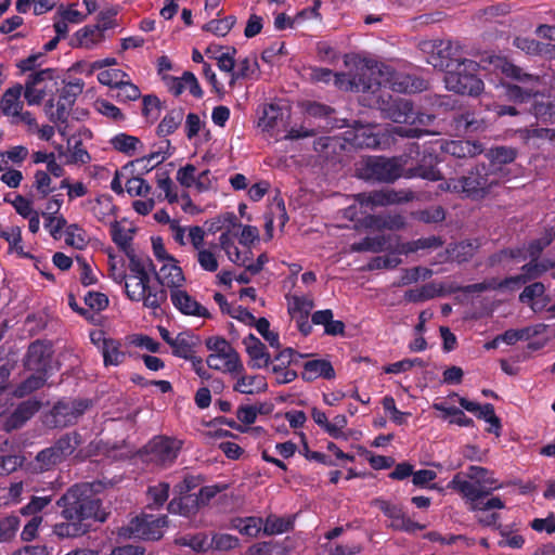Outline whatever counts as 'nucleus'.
<instances>
[{
	"instance_id": "nucleus-1",
	"label": "nucleus",
	"mask_w": 555,
	"mask_h": 555,
	"mask_svg": "<svg viewBox=\"0 0 555 555\" xmlns=\"http://www.w3.org/2000/svg\"><path fill=\"white\" fill-rule=\"evenodd\" d=\"M345 64L353 65L354 74L333 73L327 68H314L312 79L320 82H330L334 78V85L339 90L352 92H375L379 88L390 89L398 93L414 92L421 90L422 82L416 86L411 76L395 73L387 65L370 59L359 56H346Z\"/></svg>"
},
{
	"instance_id": "nucleus-2",
	"label": "nucleus",
	"mask_w": 555,
	"mask_h": 555,
	"mask_svg": "<svg viewBox=\"0 0 555 555\" xmlns=\"http://www.w3.org/2000/svg\"><path fill=\"white\" fill-rule=\"evenodd\" d=\"M129 273L124 269L121 259L109 256V275L119 284H124L127 297L131 301L142 302L143 307L156 315L167 300V292L158 286L151 285L150 270L153 263L147 257L129 255Z\"/></svg>"
},
{
	"instance_id": "nucleus-3",
	"label": "nucleus",
	"mask_w": 555,
	"mask_h": 555,
	"mask_svg": "<svg viewBox=\"0 0 555 555\" xmlns=\"http://www.w3.org/2000/svg\"><path fill=\"white\" fill-rule=\"evenodd\" d=\"M57 505L62 515L70 522L55 526L61 537H77L86 533L93 521L103 522L107 513L101 507V501L93 492L91 483L75 485L60 498Z\"/></svg>"
},
{
	"instance_id": "nucleus-4",
	"label": "nucleus",
	"mask_w": 555,
	"mask_h": 555,
	"mask_svg": "<svg viewBox=\"0 0 555 555\" xmlns=\"http://www.w3.org/2000/svg\"><path fill=\"white\" fill-rule=\"evenodd\" d=\"M488 61L489 65L494 70H499L506 77L516 79L528 86H507L506 94L509 99L518 102H527L530 99L533 100L531 105L532 114L540 120L545 122L555 121V100L550 95L540 93L535 87L540 85V77L531 74L524 73L521 68L515 66L506 57L499 55H488L487 59H482L481 62Z\"/></svg>"
},
{
	"instance_id": "nucleus-5",
	"label": "nucleus",
	"mask_w": 555,
	"mask_h": 555,
	"mask_svg": "<svg viewBox=\"0 0 555 555\" xmlns=\"http://www.w3.org/2000/svg\"><path fill=\"white\" fill-rule=\"evenodd\" d=\"M468 477L469 479L466 480L456 475L452 479L451 486L468 501L469 509L486 512L505 507L504 502L498 496L487 499L501 485L486 468L470 466Z\"/></svg>"
},
{
	"instance_id": "nucleus-6",
	"label": "nucleus",
	"mask_w": 555,
	"mask_h": 555,
	"mask_svg": "<svg viewBox=\"0 0 555 555\" xmlns=\"http://www.w3.org/2000/svg\"><path fill=\"white\" fill-rule=\"evenodd\" d=\"M387 117L397 124H408L411 127L392 126L387 131L392 135L402 138H418L429 134V131L422 130L421 126H427L434 120L429 114L415 112L412 103L405 99L395 100L386 109Z\"/></svg>"
},
{
	"instance_id": "nucleus-7",
	"label": "nucleus",
	"mask_w": 555,
	"mask_h": 555,
	"mask_svg": "<svg viewBox=\"0 0 555 555\" xmlns=\"http://www.w3.org/2000/svg\"><path fill=\"white\" fill-rule=\"evenodd\" d=\"M506 173L502 167L495 164L476 165L467 176L460 178L453 189H462V194L472 199L485 198L494 186L505 180Z\"/></svg>"
},
{
	"instance_id": "nucleus-8",
	"label": "nucleus",
	"mask_w": 555,
	"mask_h": 555,
	"mask_svg": "<svg viewBox=\"0 0 555 555\" xmlns=\"http://www.w3.org/2000/svg\"><path fill=\"white\" fill-rule=\"evenodd\" d=\"M410 156L386 158L380 156L367 157L360 168L361 177L378 182L390 183L404 178V167L409 165Z\"/></svg>"
},
{
	"instance_id": "nucleus-9",
	"label": "nucleus",
	"mask_w": 555,
	"mask_h": 555,
	"mask_svg": "<svg viewBox=\"0 0 555 555\" xmlns=\"http://www.w3.org/2000/svg\"><path fill=\"white\" fill-rule=\"evenodd\" d=\"M479 64L472 60L459 62L455 69H450L444 75L448 90L455 93L477 95L483 89V82L475 75Z\"/></svg>"
},
{
	"instance_id": "nucleus-10",
	"label": "nucleus",
	"mask_w": 555,
	"mask_h": 555,
	"mask_svg": "<svg viewBox=\"0 0 555 555\" xmlns=\"http://www.w3.org/2000/svg\"><path fill=\"white\" fill-rule=\"evenodd\" d=\"M206 347L210 351L206 359L210 369L230 374L243 371L238 353L224 338L219 336L209 337L206 339Z\"/></svg>"
},
{
	"instance_id": "nucleus-11",
	"label": "nucleus",
	"mask_w": 555,
	"mask_h": 555,
	"mask_svg": "<svg viewBox=\"0 0 555 555\" xmlns=\"http://www.w3.org/2000/svg\"><path fill=\"white\" fill-rule=\"evenodd\" d=\"M181 441L165 436L154 437L144 447V461L156 466L167 467L171 465L181 449Z\"/></svg>"
},
{
	"instance_id": "nucleus-12",
	"label": "nucleus",
	"mask_w": 555,
	"mask_h": 555,
	"mask_svg": "<svg viewBox=\"0 0 555 555\" xmlns=\"http://www.w3.org/2000/svg\"><path fill=\"white\" fill-rule=\"evenodd\" d=\"M416 198L411 190H383L357 194V202L367 211L375 207L409 203Z\"/></svg>"
},
{
	"instance_id": "nucleus-13",
	"label": "nucleus",
	"mask_w": 555,
	"mask_h": 555,
	"mask_svg": "<svg viewBox=\"0 0 555 555\" xmlns=\"http://www.w3.org/2000/svg\"><path fill=\"white\" fill-rule=\"evenodd\" d=\"M167 525L166 516L143 514L133 518L125 529L129 538L143 540H158L163 535V529Z\"/></svg>"
},
{
	"instance_id": "nucleus-14",
	"label": "nucleus",
	"mask_w": 555,
	"mask_h": 555,
	"mask_svg": "<svg viewBox=\"0 0 555 555\" xmlns=\"http://www.w3.org/2000/svg\"><path fill=\"white\" fill-rule=\"evenodd\" d=\"M54 77L55 70L52 68L41 69L28 75L23 90L24 98L29 105H38L42 102Z\"/></svg>"
},
{
	"instance_id": "nucleus-15",
	"label": "nucleus",
	"mask_w": 555,
	"mask_h": 555,
	"mask_svg": "<svg viewBox=\"0 0 555 555\" xmlns=\"http://www.w3.org/2000/svg\"><path fill=\"white\" fill-rule=\"evenodd\" d=\"M552 269H555V261L548 258L530 259L528 263L521 267L520 274L506 278L505 280L502 281L501 286H504L507 289L518 288L521 285L528 283L529 281L540 278L542 274Z\"/></svg>"
},
{
	"instance_id": "nucleus-16",
	"label": "nucleus",
	"mask_w": 555,
	"mask_h": 555,
	"mask_svg": "<svg viewBox=\"0 0 555 555\" xmlns=\"http://www.w3.org/2000/svg\"><path fill=\"white\" fill-rule=\"evenodd\" d=\"M25 367L28 371L49 375L53 371L51 346L40 340L31 343L27 350Z\"/></svg>"
},
{
	"instance_id": "nucleus-17",
	"label": "nucleus",
	"mask_w": 555,
	"mask_h": 555,
	"mask_svg": "<svg viewBox=\"0 0 555 555\" xmlns=\"http://www.w3.org/2000/svg\"><path fill=\"white\" fill-rule=\"evenodd\" d=\"M374 505L379 508L386 517L390 519V527L396 530L405 532H414L423 527L411 520L398 504L386 500L376 499Z\"/></svg>"
},
{
	"instance_id": "nucleus-18",
	"label": "nucleus",
	"mask_w": 555,
	"mask_h": 555,
	"mask_svg": "<svg viewBox=\"0 0 555 555\" xmlns=\"http://www.w3.org/2000/svg\"><path fill=\"white\" fill-rule=\"evenodd\" d=\"M438 163V157L435 154L424 152L422 157L417 160L416 166L408 167L406 165L404 167V178H421L429 181H439L442 179V175L437 169Z\"/></svg>"
},
{
	"instance_id": "nucleus-19",
	"label": "nucleus",
	"mask_w": 555,
	"mask_h": 555,
	"mask_svg": "<svg viewBox=\"0 0 555 555\" xmlns=\"http://www.w3.org/2000/svg\"><path fill=\"white\" fill-rule=\"evenodd\" d=\"M169 297L173 307L182 314L197 318H209L208 310L182 287L173 288L169 293Z\"/></svg>"
},
{
	"instance_id": "nucleus-20",
	"label": "nucleus",
	"mask_w": 555,
	"mask_h": 555,
	"mask_svg": "<svg viewBox=\"0 0 555 555\" xmlns=\"http://www.w3.org/2000/svg\"><path fill=\"white\" fill-rule=\"evenodd\" d=\"M422 49L423 51H431L427 59L428 64L439 70H450L453 51V43L451 41L424 42Z\"/></svg>"
},
{
	"instance_id": "nucleus-21",
	"label": "nucleus",
	"mask_w": 555,
	"mask_h": 555,
	"mask_svg": "<svg viewBox=\"0 0 555 555\" xmlns=\"http://www.w3.org/2000/svg\"><path fill=\"white\" fill-rule=\"evenodd\" d=\"M450 397L457 398L460 405L464 410L474 413L478 418H482L489 423L490 427L488 431L494 433L496 436L500 435V420L496 417L494 408L491 403L479 404L475 401H469L466 398L459 397L457 393H452Z\"/></svg>"
},
{
	"instance_id": "nucleus-22",
	"label": "nucleus",
	"mask_w": 555,
	"mask_h": 555,
	"mask_svg": "<svg viewBox=\"0 0 555 555\" xmlns=\"http://www.w3.org/2000/svg\"><path fill=\"white\" fill-rule=\"evenodd\" d=\"M153 268L155 267L153 266ZM153 271L156 273L158 283L169 288V293L173 288L182 287L184 284V274L176 258L160 263L158 270L154 269Z\"/></svg>"
},
{
	"instance_id": "nucleus-23",
	"label": "nucleus",
	"mask_w": 555,
	"mask_h": 555,
	"mask_svg": "<svg viewBox=\"0 0 555 555\" xmlns=\"http://www.w3.org/2000/svg\"><path fill=\"white\" fill-rule=\"evenodd\" d=\"M441 151L455 158H473L483 152L480 143L475 141L453 140L441 144Z\"/></svg>"
},
{
	"instance_id": "nucleus-24",
	"label": "nucleus",
	"mask_w": 555,
	"mask_h": 555,
	"mask_svg": "<svg viewBox=\"0 0 555 555\" xmlns=\"http://www.w3.org/2000/svg\"><path fill=\"white\" fill-rule=\"evenodd\" d=\"M23 86L20 83L7 89L0 99V113L14 119L24 107L21 100Z\"/></svg>"
},
{
	"instance_id": "nucleus-25",
	"label": "nucleus",
	"mask_w": 555,
	"mask_h": 555,
	"mask_svg": "<svg viewBox=\"0 0 555 555\" xmlns=\"http://www.w3.org/2000/svg\"><path fill=\"white\" fill-rule=\"evenodd\" d=\"M243 344L246 348V352L250 358L249 365L253 369L267 367L271 361L270 354L268 353L266 346L253 334H249L244 338Z\"/></svg>"
},
{
	"instance_id": "nucleus-26",
	"label": "nucleus",
	"mask_w": 555,
	"mask_h": 555,
	"mask_svg": "<svg viewBox=\"0 0 555 555\" xmlns=\"http://www.w3.org/2000/svg\"><path fill=\"white\" fill-rule=\"evenodd\" d=\"M301 377L307 382H312L318 378L333 379L335 377V370L328 360H310L304 364Z\"/></svg>"
},
{
	"instance_id": "nucleus-27",
	"label": "nucleus",
	"mask_w": 555,
	"mask_h": 555,
	"mask_svg": "<svg viewBox=\"0 0 555 555\" xmlns=\"http://www.w3.org/2000/svg\"><path fill=\"white\" fill-rule=\"evenodd\" d=\"M555 240V229L551 228L545 230L543 235L537 240L531 241L525 249L522 255L520 250H511L509 257L521 258L522 260L539 258L541 253Z\"/></svg>"
},
{
	"instance_id": "nucleus-28",
	"label": "nucleus",
	"mask_w": 555,
	"mask_h": 555,
	"mask_svg": "<svg viewBox=\"0 0 555 555\" xmlns=\"http://www.w3.org/2000/svg\"><path fill=\"white\" fill-rule=\"evenodd\" d=\"M198 343V337L191 332H181L175 336L173 341H170L172 354L182 359H192Z\"/></svg>"
},
{
	"instance_id": "nucleus-29",
	"label": "nucleus",
	"mask_w": 555,
	"mask_h": 555,
	"mask_svg": "<svg viewBox=\"0 0 555 555\" xmlns=\"http://www.w3.org/2000/svg\"><path fill=\"white\" fill-rule=\"evenodd\" d=\"M170 156V153L164 152L163 147L158 151L149 154L147 156L138 158L127 165L124 169H128L129 167L133 168L138 175H142L144 172L151 171L157 165L162 164Z\"/></svg>"
},
{
	"instance_id": "nucleus-30",
	"label": "nucleus",
	"mask_w": 555,
	"mask_h": 555,
	"mask_svg": "<svg viewBox=\"0 0 555 555\" xmlns=\"http://www.w3.org/2000/svg\"><path fill=\"white\" fill-rule=\"evenodd\" d=\"M286 117V113L282 108L278 105L270 104L263 108V115L259 120V126L262 130L272 132L279 129L281 125H284Z\"/></svg>"
},
{
	"instance_id": "nucleus-31",
	"label": "nucleus",
	"mask_w": 555,
	"mask_h": 555,
	"mask_svg": "<svg viewBox=\"0 0 555 555\" xmlns=\"http://www.w3.org/2000/svg\"><path fill=\"white\" fill-rule=\"evenodd\" d=\"M266 389V379L260 375H243L234 385V390L244 395L259 393Z\"/></svg>"
},
{
	"instance_id": "nucleus-32",
	"label": "nucleus",
	"mask_w": 555,
	"mask_h": 555,
	"mask_svg": "<svg viewBox=\"0 0 555 555\" xmlns=\"http://www.w3.org/2000/svg\"><path fill=\"white\" fill-rule=\"evenodd\" d=\"M40 405L41 404L38 400H27L22 402L11 415L9 425L14 428L22 426L36 412H38Z\"/></svg>"
},
{
	"instance_id": "nucleus-33",
	"label": "nucleus",
	"mask_w": 555,
	"mask_h": 555,
	"mask_svg": "<svg viewBox=\"0 0 555 555\" xmlns=\"http://www.w3.org/2000/svg\"><path fill=\"white\" fill-rule=\"evenodd\" d=\"M111 235L113 242L122 249L126 255H135L131 248V242L133 240V232L131 229L121 227L118 222H113L111 227Z\"/></svg>"
},
{
	"instance_id": "nucleus-34",
	"label": "nucleus",
	"mask_w": 555,
	"mask_h": 555,
	"mask_svg": "<svg viewBox=\"0 0 555 555\" xmlns=\"http://www.w3.org/2000/svg\"><path fill=\"white\" fill-rule=\"evenodd\" d=\"M287 310L292 319L298 317H309L314 307V302L307 296L292 295L287 296Z\"/></svg>"
},
{
	"instance_id": "nucleus-35",
	"label": "nucleus",
	"mask_w": 555,
	"mask_h": 555,
	"mask_svg": "<svg viewBox=\"0 0 555 555\" xmlns=\"http://www.w3.org/2000/svg\"><path fill=\"white\" fill-rule=\"evenodd\" d=\"M63 460L59 456L55 450L50 447L40 451L35 461L33 462V470L36 473H43L52 469L55 465L61 463Z\"/></svg>"
},
{
	"instance_id": "nucleus-36",
	"label": "nucleus",
	"mask_w": 555,
	"mask_h": 555,
	"mask_svg": "<svg viewBox=\"0 0 555 555\" xmlns=\"http://www.w3.org/2000/svg\"><path fill=\"white\" fill-rule=\"evenodd\" d=\"M92 212L99 221L112 224L115 216V205L109 197L101 196L92 202Z\"/></svg>"
},
{
	"instance_id": "nucleus-37",
	"label": "nucleus",
	"mask_w": 555,
	"mask_h": 555,
	"mask_svg": "<svg viewBox=\"0 0 555 555\" xmlns=\"http://www.w3.org/2000/svg\"><path fill=\"white\" fill-rule=\"evenodd\" d=\"M81 438L77 433H67L63 435L52 448L59 454L62 460L74 453V451L80 446Z\"/></svg>"
},
{
	"instance_id": "nucleus-38",
	"label": "nucleus",
	"mask_w": 555,
	"mask_h": 555,
	"mask_svg": "<svg viewBox=\"0 0 555 555\" xmlns=\"http://www.w3.org/2000/svg\"><path fill=\"white\" fill-rule=\"evenodd\" d=\"M121 344L116 339L105 341L104 346H101V353L103 356L104 365L117 366L125 360V353L120 350Z\"/></svg>"
},
{
	"instance_id": "nucleus-39",
	"label": "nucleus",
	"mask_w": 555,
	"mask_h": 555,
	"mask_svg": "<svg viewBox=\"0 0 555 555\" xmlns=\"http://www.w3.org/2000/svg\"><path fill=\"white\" fill-rule=\"evenodd\" d=\"M73 104L68 101L59 98L56 104L52 101L47 105V114L50 120L54 124H65L68 119Z\"/></svg>"
},
{
	"instance_id": "nucleus-40",
	"label": "nucleus",
	"mask_w": 555,
	"mask_h": 555,
	"mask_svg": "<svg viewBox=\"0 0 555 555\" xmlns=\"http://www.w3.org/2000/svg\"><path fill=\"white\" fill-rule=\"evenodd\" d=\"M52 416L56 426H67L77 421L75 410L68 401H61L54 405Z\"/></svg>"
},
{
	"instance_id": "nucleus-41",
	"label": "nucleus",
	"mask_w": 555,
	"mask_h": 555,
	"mask_svg": "<svg viewBox=\"0 0 555 555\" xmlns=\"http://www.w3.org/2000/svg\"><path fill=\"white\" fill-rule=\"evenodd\" d=\"M208 225V232L215 234L223 229L225 231L234 230L237 227H241V224L237 221V217L234 212L228 211L224 212L209 221L206 222Z\"/></svg>"
},
{
	"instance_id": "nucleus-42",
	"label": "nucleus",
	"mask_w": 555,
	"mask_h": 555,
	"mask_svg": "<svg viewBox=\"0 0 555 555\" xmlns=\"http://www.w3.org/2000/svg\"><path fill=\"white\" fill-rule=\"evenodd\" d=\"M49 375L42 373H36L26 378L23 383H21L14 390V396L18 398H23L33 391L41 388L48 378Z\"/></svg>"
},
{
	"instance_id": "nucleus-43",
	"label": "nucleus",
	"mask_w": 555,
	"mask_h": 555,
	"mask_svg": "<svg viewBox=\"0 0 555 555\" xmlns=\"http://www.w3.org/2000/svg\"><path fill=\"white\" fill-rule=\"evenodd\" d=\"M258 63L255 57H245L238 62L237 69L232 73L230 85L237 79H251L257 76Z\"/></svg>"
},
{
	"instance_id": "nucleus-44",
	"label": "nucleus",
	"mask_w": 555,
	"mask_h": 555,
	"mask_svg": "<svg viewBox=\"0 0 555 555\" xmlns=\"http://www.w3.org/2000/svg\"><path fill=\"white\" fill-rule=\"evenodd\" d=\"M442 246V241L437 236L422 237L416 241L404 243L400 246L401 254H411L421 249H431Z\"/></svg>"
},
{
	"instance_id": "nucleus-45",
	"label": "nucleus",
	"mask_w": 555,
	"mask_h": 555,
	"mask_svg": "<svg viewBox=\"0 0 555 555\" xmlns=\"http://www.w3.org/2000/svg\"><path fill=\"white\" fill-rule=\"evenodd\" d=\"M21 526L20 518L15 515L0 517V543L12 541Z\"/></svg>"
},
{
	"instance_id": "nucleus-46",
	"label": "nucleus",
	"mask_w": 555,
	"mask_h": 555,
	"mask_svg": "<svg viewBox=\"0 0 555 555\" xmlns=\"http://www.w3.org/2000/svg\"><path fill=\"white\" fill-rule=\"evenodd\" d=\"M109 142L116 151L127 155H133L140 144V140L137 137L126 133L116 134Z\"/></svg>"
},
{
	"instance_id": "nucleus-47",
	"label": "nucleus",
	"mask_w": 555,
	"mask_h": 555,
	"mask_svg": "<svg viewBox=\"0 0 555 555\" xmlns=\"http://www.w3.org/2000/svg\"><path fill=\"white\" fill-rule=\"evenodd\" d=\"M183 119V112L181 109H173L165 115L159 122L157 130L160 135H169L173 133Z\"/></svg>"
},
{
	"instance_id": "nucleus-48",
	"label": "nucleus",
	"mask_w": 555,
	"mask_h": 555,
	"mask_svg": "<svg viewBox=\"0 0 555 555\" xmlns=\"http://www.w3.org/2000/svg\"><path fill=\"white\" fill-rule=\"evenodd\" d=\"M545 293V286L541 282H534L530 285H527L521 294L519 295V300L524 304H527L531 307L532 310L538 309V302L535 299L541 298Z\"/></svg>"
},
{
	"instance_id": "nucleus-49",
	"label": "nucleus",
	"mask_w": 555,
	"mask_h": 555,
	"mask_svg": "<svg viewBox=\"0 0 555 555\" xmlns=\"http://www.w3.org/2000/svg\"><path fill=\"white\" fill-rule=\"evenodd\" d=\"M115 96L120 102L135 101L141 96L139 87L125 78L115 89Z\"/></svg>"
},
{
	"instance_id": "nucleus-50",
	"label": "nucleus",
	"mask_w": 555,
	"mask_h": 555,
	"mask_svg": "<svg viewBox=\"0 0 555 555\" xmlns=\"http://www.w3.org/2000/svg\"><path fill=\"white\" fill-rule=\"evenodd\" d=\"M387 242L385 236L365 237L360 242L351 245L352 251H372L379 253L386 248Z\"/></svg>"
},
{
	"instance_id": "nucleus-51",
	"label": "nucleus",
	"mask_w": 555,
	"mask_h": 555,
	"mask_svg": "<svg viewBox=\"0 0 555 555\" xmlns=\"http://www.w3.org/2000/svg\"><path fill=\"white\" fill-rule=\"evenodd\" d=\"M196 260L204 271L216 272L219 268L218 256L211 248L196 250Z\"/></svg>"
},
{
	"instance_id": "nucleus-52",
	"label": "nucleus",
	"mask_w": 555,
	"mask_h": 555,
	"mask_svg": "<svg viewBox=\"0 0 555 555\" xmlns=\"http://www.w3.org/2000/svg\"><path fill=\"white\" fill-rule=\"evenodd\" d=\"M0 236L9 243L10 250H14L23 257H28L22 246V231L20 227H11L8 230L2 231Z\"/></svg>"
},
{
	"instance_id": "nucleus-53",
	"label": "nucleus",
	"mask_w": 555,
	"mask_h": 555,
	"mask_svg": "<svg viewBox=\"0 0 555 555\" xmlns=\"http://www.w3.org/2000/svg\"><path fill=\"white\" fill-rule=\"evenodd\" d=\"M125 78H128V74L117 68L104 69L98 74L99 82L112 89H115Z\"/></svg>"
},
{
	"instance_id": "nucleus-54",
	"label": "nucleus",
	"mask_w": 555,
	"mask_h": 555,
	"mask_svg": "<svg viewBox=\"0 0 555 555\" xmlns=\"http://www.w3.org/2000/svg\"><path fill=\"white\" fill-rule=\"evenodd\" d=\"M476 249L477 245L474 242H460L452 247L451 257L457 262H464L475 255Z\"/></svg>"
},
{
	"instance_id": "nucleus-55",
	"label": "nucleus",
	"mask_w": 555,
	"mask_h": 555,
	"mask_svg": "<svg viewBox=\"0 0 555 555\" xmlns=\"http://www.w3.org/2000/svg\"><path fill=\"white\" fill-rule=\"evenodd\" d=\"M236 18L233 15L227 16L222 20H212L205 26L207 31L212 33L216 36H225L235 25Z\"/></svg>"
},
{
	"instance_id": "nucleus-56",
	"label": "nucleus",
	"mask_w": 555,
	"mask_h": 555,
	"mask_svg": "<svg viewBox=\"0 0 555 555\" xmlns=\"http://www.w3.org/2000/svg\"><path fill=\"white\" fill-rule=\"evenodd\" d=\"M234 527L243 534L256 537L262 527V519L257 517H246L237 519Z\"/></svg>"
},
{
	"instance_id": "nucleus-57",
	"label": "nucleus",
	"mask_w": 555,
	"mask_h": 555,
	"mask_svg": "<svg viewBox=\"0 0 555 555\" xmlns=\"http://www.w3.org/2000/svg\"><path fill=\"white\" fill-rule=\"evenodd\" d=\"M489 164H495L496 167H501L503 164H509L516 158V151L512 147L500 146L492 149L489 154Z\"/></svg>"
},
{
	"instance_id": "nucleus-58",
	"label": "nucleus",
	"mask_w": 555,
	"mask_h": 555,
	"mask_svg": "<svg viewBox=\"0 0 555 555\" xmlns=\"http://www.w3.org/2000/svg\"><path fill=\"white\" fill-rule=\"evenodd\" d=\"M323 552L326 555H356L361 553V544H347L340 545L332 542H326L322 545Z\"/></svg>"
},
{
	"instance_id": "nucleus-59",
	"label": "nucleus",
	"mask_w": 555,
	"mask_h": 555,
	"mask_svg": "<svg viewBox=\"0 0 555 555\" xmlns=\"http://www.w3.org/2000/svg\"><path fill=\"white\" fill-rule=\"evenodd\" d=\"M255 327L271 347L276 349L280 348L279 334L270 330V323L266 318L258 319L255 323Z\"/></svg>"
},
{
	"instance_id": "nucleus-60",
	"label": "nucleus",
	"mask_w": 555,
	"mask_h": 555,
	"mask_svg": "<svg viewBox=\"0 0 555 555\" xmlns=\"http://www.w3.org/2000/svg\"><path fill=\"white\" fill-rule=\"evenodd\" d=\"M371 219L378 229L399 230L405 225V220L401 215L372 217Z\"/></svg>"
},
{
	"instance_id": "nucleus-61",
	"label": "nucleus",
	"mask_w": 555,
	"mask_h": 555,
	"mask_svg": "<svg viewBox=\"0 0 555 555\" xmlns=\"http://www.w3.org/2000/svg\"><path fill=\"white\" fill-rule=\"evenodd\" d=\"M291 527V522L280 517L270 516L263 524V532L267 535L281 534L286 532Z\"/></svg>"
},
{
	"instance_id": "nucleus-62",
	"label": "nucleus",
	"mask_w": 555,
	"mask_h": 555,
	"mask_svg": "<svg viewBox=\"0 0 555 555\" xmlns=\"http://www.w3.org/2000/svg\"><path fill=\"white\" fill-rule=\"evenodd\" d=\"M149 496L152 500L150 505L154 507L162 506L168 499L169 495V485L167 482H159L156 486H152L149 488Z\"/></svg>"
},
{
	"instance_id": "nucleus-63",
	"label": "nucleus",
	"mask_w": 555,
	"mask_h": 555,
	"mask_svg": "<svg viewBox=\"0 0 555 555\" xmlns=\"http://www.w3.org/2000/svg\"><path fill=\"white\" fill-rule=\"evenodd\" d=\"M65 242L75 248L81 249L86 245L83 230L77 224L68 225L65 232Z\"/></svg>"
},
{
	"instance_id": "nucleus-64",
	"label": "nucleus",
	"mask_w": 555,
	"mask_h": 555,
	"mask_svg": "<svg viewBox=\"0 0 555 555\" xmlns=\"http://www.w3.org/2000/svg\"><path fill=\"white\" fill-rule=\"evenodd\" d=\"M150 190V184L140 177H132L126 182V191L130 196H144Z\"/></svg>"
}]
</instances>
